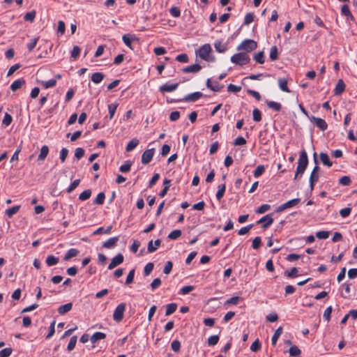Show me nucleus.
I'll return each instance as SVG.
<instances>
[{
  "label": "nucleus",
  "instance_id": "obj_54",
  "mask_svg": "<svg viewBox=\"0 0 357 357\" xmlns=\"http://www.w3.org/2000/svg\"><path fill=\"white\" fill-rule=\"evenodd\" d=\"M270 208L271 206L269 204H262L257 209L256 213L259 214H262L268 211Z\"/></svg>",
  "mask_w": 357,
  "mask_h": 357
},
{
  "label": "nucleus",
  "instance_id": "obj_63",
  "mask_svg": "<svg viewBox=\"0 0 357 357\" xmlns=\"http://www.w3.org/2000/svg\"><path fill=\"white\" fill-rule=\"evenodd\" d=\"M153 266H154V265L152 262L148 263L144 267V275H149L153 271Z\"/></svg>",
  "mask_w": 357,
  "mask_h": 357
},
{
  "label": "nucleus",
  "instance_id": "obj_61",
  "mask_svg": "<svg viewBox=\"0 0 357 357\" xmlns=\"http://www.w3.org/2000/svg\"><path fill=\"white\" fill-rule=\"evenodd\" d=\"M12 121H13L12 116L9 114L6 113L4 115L3 119L2 121V123L3 125L8 126L11 123Z\"/></svg>",
  "mask_w": 357,
  "mask_h": 357
},
{
  "label": "nucleus",
  "instance_id": "obj_37",
  "mask_svg": "<svg viewBox=\"0 0 357 357\" xmlns=\"http://www.w3.org/2000/svg\"><path fill=\"white\" fill-rule=\"evenodd\" d=\"M58 261L59 258L53 255H49L46 259V264L48 266H52L54 265H56L58 263Z\"/></svg>",
  "mask_w": 357,
  "mask_h": 357
},
{
  "label": "nucleus",
  "instance_id": "obj_43",
  "mask_svg": "<svg viewBox=\"0 0 357 357\" xmlns=\"http://www.w3.org/2000/svg\"><path fill=\"white\" fill-rule=\"evenodd\" d=\"M206 86L211 90H212L213 91H215V92L219 91L221 89V88H222L218 83L212 84L211 83V79H207Z\"/></svg>",
  "mask_w": 357,
  "mask_h": 357
},
{
  "label": "nucleus",
  "instance_id": "obj_21",
  "mask_svg": "<svg viewBox=\"0 0 357 357\" xmlns=\"http://www.w3.org/2000/svg\"><path fill=\"white\" fill-rule=\"evenodd\" d=\"M105 337V333L101 332H96L91 337L90 340L92 343H96L97 341L100 340H103Z\"/></svg>",
  "mask_w": 357,
  "mask_h": 357
},
{
  "label": "nucleus",
  "instance_id": "obj_57",
  "mask_svg": "<svg viewBox=\"0 0 357 357\" xmlns=\"http://www.w3.org/2000/svg\"><path fill=\"white\" fill-rule=\"evenodd\" d=\"M333 311V308L331 306L328 307L323 314L324 319H326L327 321H329L331 319V315Z\"/></svg>",
  "mask_w": 357,
  "mask_h": 357
},
{
  "label": "nucleus",
  "instance_id": "obj_64",
  "mask_svg": "<svg viewBox=\"0 0 357 357\" xmlns=\"http://www.w3.org/2000/svg\"><path fill=\"white\" fill-rule=\"evenodd\" d=\"M171 347L172 350L175 352H178L180 351L181 343L178 340H174L171 344Z\"/></svg>",
  "mask_w": 357,
  "mask_h": 357
},
{
  "label": "nucleus",
  "instance_id": "obj_58",
  "mask_svg": "<svg viewBox=\"0 0 357 357\" xmlns=\"http://www.w3.org/2000/svg\"><path fill=\"white\" fill-rule=\"evenodd\" d=\"M241 90V87L230 84L227 86V91L231 93H237L239 92Z\"/></svg>",
  "mask_w": 357,
  "mask_h": 357
},
{
  "label": "nucleus",
  "instance_id": "obj_38",
  "mask_svg": "<svg viewBox=\"0 0 357 357\" xmlns=\"http://www.w3.org/2000/svg\"><path fill=\"white\" fill-rule=\"evenodd\" d=\"M269 56L271 61H275L278 59V51L276 46L271 47Z\"/></svg>",
  "mask_w": 357,
  "mask_h": 357
},
{
  "label": "nucleus",
  "instance_id": "obj_49",
  "mask_svg": "<svg viewBox=\"0 0 357 357\" xmlns=\"http://www.w3.org/2000/svg\"><path fill=\"white\" fill-rule=\"evenodd\" d=\"M330 231H319L316 233V236L319 239H326L329 237Z\"/></svg>",
  "mask_w": 357,
  "mask_h": 357
},
{
  "label": "nucleus",
  "instance_id": "obj_8",
  "mask_svg": "<svg viewBox=\"0 0 357 357\" xmlns=\"http://www.w3.org/2000/svg\"><path fill=\"white\" fill-rule=\"evenodd\" d=\"M310 120L317 127H318L322 131H325L328 128L326 122L321 118H317L312 116L310 118Z\"/></svg>",
  "mask_w": 357,
  "mask_h": 357
},
{
  "label": "nucleus",
  "instance_id": "obj_23",
  "mask_svg": "<svg viewBox=\"0 0 357 357\" xmlns=\"http://www.w3.org/2000/svg\"><path fill=\"white\" fill-rule=\"evenodd\" d=\"M104 79V75L102 73H94L91 75V81L95 84L100 83Z\"/></svg>",
  "mask_w": 357,
  "mask_h": 357
},
{
  "label": "nucleus",
  "instance_id": "obj_40",
  "mask_svg": "<svg viewBox=\"0 0 357 357\" xmlns=\"http://www.w3.org/2000/svg\"><path fill=\"white\" fill-rule=\"evenodd\" d=\"M301 202V199L299 198H295V199H291L287 202L284 203L285 204V206H286V208H292L294 206H296V205H298Z\"/></svg>",
  "mask_w": 357,
  "mask_h": 357
},
{
  "label": "nucleus",
  "instance_id": "obj_9",
  "mask_svg": "<svg viewBox=\"0 0 357 357\" xmlns=\"http://www.w3.org/2000/svg\"><path fill=\"white\" fill-rule=\"evenodd\" d=\"M202 96H203L202 93H201L199 91H197V92H194V93L186 95L182 99V100H184L185 102H195L196 100H197ZM178 101H181V99L178 100Z\"/></svg>",
  "mask_w": 357,
  "mask_h": 357
},
{
  "label": "nucleus",
  "instance_id": "obj_50",
  "mask_svg": "<svg viewBox=\"0 0 357 357\" xmlns=\"http://www.w3.org/2000/svg\"><path fill=\"white\" fill-rule=\"evenodd\" d=\"M77 336H73L70 340V342L68 344V347H67V349L70 351L74 349L75 345H76V343H77Z\"/></svg>",
  "mask_w": 357,
  "mask_h": 357
},
{
  "label": "nucleus",
  "instance_id": "obj_48",
  "mask_svg": "<svg viewBox=\"0 0 357 357\" xmlns=\"http://www.w3.org/2000/svg\"><path fill=\"white\" fill-rule=\"evenodd\" d=\"M20 206H14L12 208L7 209L6 213L9 218H11L14 214L18 212Z\"/></svg>",
  "mask_w": 357,
  "mask_h": 357
},
{
  "label": "nucleus",
  "instance_id": "obj_17",
  "mask_svg": "<svg viewBox=\"0 0 357 357\" xmlns=\"http://www.w3.org/2000/svg\"><path fill=\"white\" fill-rule=\"evenodd\" d=\"M79 250L75 248L70 249L64 255L63 260L68 261L71 258L76 257L79 254Z\"/></svg>",
  "mask_w": 357,
  "mask_h": 357
},
{
  "label": "nucleus",
  "instance_id": "obj_20",
  "mask_svg": "<svg viewBox=\"0 0 357 357\" xmlns=\"http://www.w3.org/2000/svg\"><path fill=\"white\" fill-rule=\"evenodd\" d=\"M49 153V148L47 146L44 145L40 149V154L38 157V160L43 161L47 156Z\"/></svg>",
  "mask_w": 357,
  "mask_h": 357
},
{
  "label": "nucleus",
  "instance_id": "obj_10",
  "mask_svg": "<svg viewBox=\"0 0 357 357\" xmlns=\"http://www.w3.org/2000/svg\"><path fill=\"white\" fill-rule=\"evenodd\" d=\"M122 40L124 44L129 47L130 49H132V42L138 40V38L134 34H124L122 36Z\"/></svg>",
  "mask_w": 357,
  "mask_h": 357
},
{
  "label": "nucleus",
  "instance_id": "obj_30",
  "mask_svg": "<svg viewBox=\"0 0 357 357\" xmlns=\"http://www.w3.org/2000/svg\"><path fill=\"white\" fill-rule=\"evenodd\" d=\"M226 189L225 184H220L218 186V191L216 192V198L218 200H220L224 196L225 192Z\"/></svg>",
  "mask_w": 357,
  "mask_h": 357
},
{
  "label": "nucleus",
  "instance_id": "obj_32",
  "mask_svg": "<svg viewBox=\"0 0 357 357\" xmlns=\"http://www.w3.org/2000/svg\"><path fill=\"white\" fill-rule=\"evenodd\" d=\"M214 47L215 50L220 53L225 52L227 50L226 45L222 44L220 40L215 41L214 43Z\"/></svg>",
  "mask_w": 357,
  "mask_h": 357
},
{
  "label": "nucleus",
  "instance_id": "obj_14",
  "mask_svg": "<svg viewBox=\"0 0 357 357\" xmlns=\"http://www.w3.org/2000/svg\"><path fill=\"white\" fill-rule=\"evenodd\" d=\"M161 241L160 239H157L154 241V244L153 241H150L148 243L147 250L150 253L154 252L158 248L160 245Z\"/></svg>",
  "mask_w": 357,
  "mask_h": 357
},
{
  "label": "nucleus",
  "instance_id": "obj_28",
  "mask_svg": "<svg viewBox=\"0 0 357 357\" xmlns=\"http://www.w3.org/2000/svg\"><path fill=\"white\" fill-rule=\"evenodd\" d=\"M24 82L25 81L24 79H17L11 84L10 89L13 91H15L16 90L20 89Z\"/></svg>",
  "mask_w": 357,
  "mask_h": 357
},
{
  "label": "nucleus",
  "instance_id": "obj_24",
  "mask_svg": "<svg viewBox=\"0 0 357 357\" xmlns=\"http://www.w3.org/2000/svg\"><path fill=\"white\" fill-rule=\"evenodd\" d=\"M266 105L268 108L277 112L280 111L282 109V105L280 102H277L275 101H267Z\"/></svg>",
  "mask_w": 357,
  "mask_h": 357
},
{
  "label": "nucleus",
  "instance_id": "obj_11",
  "mask_svg": "<svg viewBox=\"0 0 357 357\" xmlns=\"http://www.w3.org/2000/svg\"><path fill=\"white\" fill-rule=\"evenodd\" d=\"M273 222V219L270 216V215H264L257 221V224L264 223L262 225V228L264 229H266L270 227Z\"/></svg>",
  "mask_w": 357,
  "mask_h": 357
},
{
  "label": "nucleus",
  "instance_id": "obj_26",
  "mask_svg": "<svg viewBox=\"0 0 357 357\" xmlns=\"http://www.w3.org/2000/svg\"><path fill=\"white\" fill-rule=\"evenodd\" d=\"M319 174L311 173L310 179H309L310 187L311 190H313L314 185H315L316 182H317V181L319 180Z\"/></svg>",
  "mask_w": 357,
  "mask_h": 357
},
{
  "label": "nucleus",
  "instance_id": "obj_45",
  "mask_svg": "<svg viewBox=\"0 0 357 357\" xmlns=\"http://www.w3.org/2000/svg\"><path fill=\"white\" fill-rule=\"evenodd\" d=\"M289 353L291 356H297L301 354V351L297 346L293 345L289 348Z\"/></svg>",
  "mask_w": 357,
  "mask_h": 357
},
{
  "label": "nucleus",
  "instance_id": "obj_3",
  "mask_svg": "<svg viewBox=\"0 0 357 357\" xmlns=\"http://www.w3.org/2000/svg\"><path fill=\"white\" fill-rule=\"evenodd\" d=\"M257 47V43L253 40L246 39L244 40L238 47L237 50H243L247 54L249 52L255 50Z\"/></svg>",
  "mask_w": 357,
  "mask_h": 357
},
{
  "label": "nucleus",
  "instance_id": "obj_1",
  "mask_svg": "<svg viewBox=\"0 0 357 357\" xmlns=\"http://www.w3.org/2000/svg\"><path fill=\"white\" fill-rule=\"evenodd\" d=\"M308 164V158L307 153L305 150H303L300 153L298 161V166L296 168V174L294 176V180H296L298 175H303L305 172L307 166Z\"/></svg>",
  "mask_w": 357,
  "mask_h": 357
},
{
  "label": "nucleus",
  "instance_id": "obj_53",
  "mask_svg": "<svg viewBox=\"0 0 357 357\" xmlns=\"http://www.w3.org/2000/svg\"><path fill=\"white\" fill-rule=\"evenodd\" d=\"M253 120L259 122L261 120V113L258 109H255L252 112Z\"/></svg>",
  "mask_w": 357,
  "mask_h": 357
},
{
  "label": "nucleus",
  "instance_id": "obj_33",
  "mask_svg": "<svg viewBox=\"0 0 357 357\" xmlns=\"http://www.w3.org/2000/svg\"><path fill=\"white\" fill-rule=\"evenodd\" d=\"M177 308V305L176 303H169L166 306V312L165 315L169 316L173 314Z\"/></svg>",
  "mask_w": 357,
  "mask_h": 357
},
{
  "label": "nucleus",
  "instance_id": "obj_15",
  "mask_svg": "<svg viewBox=\"0 0 357 357\" xmlns=\"http://www.w3.org/2000/svg\"><path fill=\"white\" fill-rule=\"evenodd\" d=\"M178 84H164L160 87V91L162 92H172L178 88Z\"/></svg>",
  "mask_w": 357,
  "mask_h": 357
},
{
  "label": "nucleus",
  "instance_id": "obj_56",
  "mask_svg": "<svg viewBox=\"0 0 357 357\" xmlns=\"http://www.w3.org/2000/svg\"><path fill=\"white\" fill-rule=\"evenodd\" d=\"M80 179H76L75 180L70 186L67 188V192L70 193L72 192L79 184Z\"/></svg>",
  "mask_w": 357,
  "mask_h": 357
},
{
  "label": "nucleus",
  "instance_id": "obj_5",
  "mask_svg": "<svg viewBox=\"0 0 357 357\" xmlns=\"http://www.w3.org/2000/svg\"><path fill=\"white\" fill-rule=\"evenodd\" d=\"M126 310V303H121L115 308L113 313V319L117 322L121 321L123 318L124 312Z\"/></svg>",
  "mask_w": 357,
  "mask_h": 357
},
{
  "label": "nucleus",
  "instance_id": "obj_60",
  "mask_svg": "<svg viewBox=\"0 0 357 357\" xmlns=\"http://www.w3.org/2000/svg\"><path fill=\"white\" fill-rule=\"evenodd\" d=\"M246 144V140L244 137L239 136L236 137L234 142V146H242Z\"/></svg>",
  "mask_w": 357,
  "mask_h": 357
},
{
  "label": "nucleus",
  "instance_id": "obj_62",
  "mask_svg": "<svg viewBox=\"0 0 357 357\" xmlns=\"http://www.w3.org/2000/svg\"><path fill=\"white\" fill-rule=\"evenodd\" d=\"M261 348V343L258 339H257L250 346V350L252 351H257Z\"/></svg>",
  "mask_w": 357,
  "mask_h": 357
},
{
  "label": "nucleus",
  "instance_id": "obj_35",
  "mask_svg": "<svg viewBox=\"0 0 357 357\" xmlns=\"http://www.w3.org/2000/svg\"><path fill=\"white\" fill-rule=\"evenodd\" d=\"M132 162L130 160H126L125 163L119 167V170L122 173L128 172L130 170Z\"/></svg>",
  "mask_w": 357,
  "mask_h": 357
},
{
  "label": "nucleus",
  "instance_id": "obj_52",
  "mask_svg": "<svg viewBox=\"0 0 357 357\" xmlns=\"http://www.w3.org/2000/svg\"><path fill=\"white\" fill-rule=\"evenodd\" d=\"M252 227H253V225L251 224V225H247L245 227L241 228L238 231V234L240 236H243V235L248 234L249 232V231L252 229Z\"/></svg>",
  "mask_w": 357,
  "mask_h": 357
},
{
  "label": "nucleus",
  "instance_id": "obj_47",
  "mask_svg": "<svg viewBox=\"0 0 357 357\" xmlns=\"http://www.w3.org/2000/svg\"><path fill=\"white\" fill-rule=\"evenodd\" d=\"M219 341V336L217 335H211L208 338L207 343L210 347L217 344Z\"/></svg>",
  "mask_w": 357,
  "mask_h": 357
},
{
  "label": "nucleus",
  "instance_id": "obj_12",
  "mask_svg": "<svg viewBox=\"0 0 357 357\" xmlns=\"http://www.w3.org/2000/svg\"><path fill=\"white\" fill-rule=\"evenodd\" d=\"M118 241L119 237L117 236L109 238L108 240L103 243L102 246L105 248L111 249L116 246Z\"/></svg>",
  "mask_w": 357,
  "mask_h": 357
},
{
  "label": "nucleus",
  "instance_id": "obj_18",
  "mask_svg": "<svg viewBox=\"0 0 357 357\" xmlns=\"http://www.w3.org/2000/svg\"><path fill=\"white\" fill-rule=\"evenodd\" d=\"M319 157H320V160H321V162L323 163V165L328 166V167L332 166L333 162L331 161L330 158L327 153H321L319 154Z\"/></svg>",
  "mask_w": 357,
  "mask_h": 357
},
{
  "label": "nucleus",
  "instance_id": "obj_4",
  "mask_svg": "<svg viewBox=\"0 0 357 357\" xmlns=\"http://www.w3.org/2000/svg\"><path fill=\"white\" fill-rule=\"evenodd\" d=\"M211 52V47L209 44H204L199 47V49L196 52L197 55H198L201 59L204 61H209V54Z\"/></svg>",
  "mask_w": 357,
  "mask_h": 357
},
{
  "label": "nucleus",
  "instance_id": "obj_31",
  "mask_svg": "<svg viewBox=\"0 0 357 357\" xmlns=\"http://www.w3.org/2000/svg\"><path fill=\"white\" fill-rule=\"evenodd\" d=\"M282 333V328L281 326H280L278 328L276 329V331H275V333L271 338V343L273 345H275V344H276L278 338L281 335Z\"/></svg>",
  "mask_w": 357,
  "mask_h": 357
},
{
  "label": "nucleus",
  "instance_id": "obj_16",
  "mask_svg": "<svg viewBox=\"0 0 357 357\" xmlns=\"http://www.w3.org/2000/svg\"><path fill=\"white\" fill-rule=\"evenodd\" d=\"M344 89H345L344 82H343L342 79H339L335 86V88L334 89V93L335 95H340L344 92Z\"/></svg>",
  "mask_w": 357,
  "mask_h": 357
},
{
  "label": "nucleus",
  "instance_id": "obj_59",
  "mask_svg": "<svg viewBox=\"0 0 357 357\" xmlns=\"http://www.w3.org/2000/svg\"><path fill=\"white\" fill-rule=\"evenodd\" d=\"M12 351L11 348H5L0 351V357H8L11 355Z\"/></svg>",
  "mask_w": 357,
  "mask_h": 357
},
{
  "label": "nucleus",
  "instance_id": "obj_19",
  "mask_svg": "<svg viewBox=\"0 0 357 357\" xmlns=\"http://www.w3.org/2000/svg\"><path fill=\"white\" fill-rule=\"evenodd\" d=\"M73 307V303H68L65 305H61L59 308H58V312L59 314H64L67 312H68L69 311L71 310Z\"/></svg>",
  "mask_w": 357,
  "mask_h": 357
},
{
  "label": "nucleus",
  "instance_id": "obj_6",
  "mask_svg": "<svg viewBox=\"0 0 357 357\" xmlns=\"http://www.w3.org/2000/svg\"><path fill=\"white\" fill-rule=\"evenodd\" d=\"M155 149L153 148L147 149L142 153V163L144 165L149 164L154 155Z\"/></svg>",
  "mask_w": 357,
  "mask_h": 357
},
{
  "label": "nucleus",
  "instance_id": "obj_2",
  "mask_svg": "<svg viewBox=\"0 0 357 357\" xmlns=\"http://www.w3.org/2000/svg\"><path fill=\"white\" fill-rule=\"evenodd\" d=\"M250 58L245 52H239L231 57V62L238 66H243L248 63Z\"/></svg>",
  "mask_w": 357,
  "mask_h": 357
},
{
  "label": "nucleus",
  "instance_id": "obj_27",
  "mask_svg": "<svg viewBox=\"0 0 357 357\" xmlns=\"http://www.w3.org/2000/svg\"><path fill=\"white\" fill-rule=\"evenodd\" d=\"M253 59L258 63L263 64L265 62L264 53L263 51L255 54Z\"/></svg>",
  "mask_w": 357,
  "mask_h": 357
},
{
  "label": "nucleus",
  "instance_id": "obj_29",
  "mask_svg": "<svg viewBox=\"0 0 357 357\" xmlns=\"http://www.w3.org/2000/svg\"><path fill=\"white\" fill-rule=\"evenodd\" d=\"M138 144H139V140L136 138L132 139L128 143V144L126 147V151H128V152L132 151Z\"/></svg>",
  "mask_w": 357,
  "mask_h": 357
},
{
  "label": "nucleus",
  "instance_id": "obj_34",
  "mask_svg": "<svg viewBox=\"0 0 357 357\" xmlns=\"http://www.w3.org/2000/svg\"><path fill=\"white\" fill-rule=\"evenodd\" d=\"M36 12L34 10H33L28 12L25 14V15L24 16V20L26 22H33V20L36 17Z\"/></svg>",
  "mask_w": 357,
  "mask_h": 357
},
{
  "label": "nucleus",
  "instance_id": "obj_51",
  "mask_svg": "<svg viewBox=\"0 0 357 357\" xmlns=\"http://www.w3.org/2000/svg\"><path fill=\"white\" fill-rule=\"evenodd\" d=\"M264 171H265V167L264 165L257 166L254 172V176L255 178H258L259 176L262 175V174L264 172Z\"/></svg>",
  "mask_w": 357,
  "mask_h": 357
},
{
  "label": "nucleus",
  "instance_id": "obj_25",
  "mask_svg": "<svg viewBox=\"0 0 357 357\" xmlns=\"http://www.w3.org/2000/svg\"><path fill=\"white\" fill-rule=\"evenodd\" d=\"M278 84L280 89L284 92H290V90L289 89L287 86V80L285 78H280L278 79Z\"/></svg>",
  "mask_w": 357,
  "mask_h": 357
},
{
  "label": "nucleus",
  "instance_id": "obj_36",
  "mask_svg": "<svg viewBox=\"0 0 357 357\" xmlns=\"http://www.w3.org/2000/svg\"><path fill=\"white\" fill-rule=\"evenodd\" d=\"M298 269L294 267L290 271H285L284 274L288 278H294L298 275Z\"/></svg>",
  "mask_w": 357,
  "mask_h": 357
},
{
  "label": "nucleus",
  "instance_id": "obj_55",
  "mask_svg": "<svg viewBox=\"0 0 357 357\" xmlns=\"http://www.w3.org/2000/svg\"><path fill=\"white\" fill-rule=\"evenodd\" d=\"M351 183V178L348 176H344L339 179V183L342 185H349Z\"/></svg>",
  "mask_w": 357,
  "mask_h": 357
},
{
  "label": "nucleus",
  "instance_id": "obj_46",
  "mask_svg": "<svg viewBox=\"0 0 357 357\" xmlns=\"http://www.w3.org/2000/svg\"><path fill=\"white\" fill-rule=\"evenodd\" d=\"M105 198V193L101 192L98 193L96 198L94 199L93 202L96 204L102 205L104 203Z\"/></svg>",
  "mask_w": 357,
  "mask_h": 357
},
{
  "label": "nucleus",
  "instance_id": "obj_39",
  "mask_svg": "<svg viewBox=\"0 0 357 357\" xmlns=\"http://www.w3.org/2000/svg\"><path fill=\"white\" fill-rule=\"evenodd\" d=\"M40 84L45 89H48L54 87L56 84V80L54 79H52L48 81H42Z\"/></svg>",
  "mask_w": 357,
  "mask_h": 357
},
{
  "label": "nucleus",
  "instance_id": "obj_22",
  "mask_svg": "<svg viewBox=\"0 0 357 357\" xmlns=\"http://www.w3.org/2000/svg\"><path fill=\"white\" fill-rule=\"evenodd\" d=\"M341 13L343 15L346 16L348 20H354V16L352 15L348 5H343L342 6Z\"/></svg>",
  "mask_w": 357,
  "mask_h": 357
},
{
  "label": "nucleus",
  "instance_id": "obj_41",
  "mask_svg": "<svg viewBox=\"0 0 357 357\" xmlns=\"http://www.w3.org/2000/svg\"><path fill=\"white\" fill-rule=\"evenodd\" d=\"M118 104L117 103H112V104H109L108 105V110H109V119H112L113 117H114V115L116 112V110L118 107Z\"/></svg>",
  "mask_w": 357,
  "mask_h": 357
},
{
  "label": "nucleus",
  "instance_id": "obj_13",
  "mask_svg": "<svg viewBox=\"0 0 357 357\" xmlns=\"http://www.w3.org/2000/svg\"><path fill=\"white\" fill-rule=\"evenodd\" d=\"M202 69V67L199 64H193L188 66L185 67L183 68V71L185 73H197Z\"/></svg>",
  "mask_w": 357,
  "mask_h": 357
},
{
  "label": "nucleus",
  "instance_id": "obj_44",
  "mask_svg": "<svg viewBox=\"0 0 357 357\" xmlns=\"http://www.w3.org/2000/svg\"><path fill=\"white\" fill-rule=\"evenodd\" d=\"M91 195V190L88 189L83 191L79 195V199L81 201H85L90 198Z\"/></svg>",
  "mask_w": 357,
  "mask_h": 357
},
{
  "label": "nucleus",
  "instance_id": "obj_7",
  "mask_svg": "<svg viewBox=\"0 0 357 357\" xmlns=\"http://www.w3.org/2000/svg\"><path fill=\"white\" fill-rule=\"evenodd\" d=\"M123 260H124L123 255L121 253H119L114 257L112 258L110 264L108 266V269L109 270L114 269L115 267L121 264L123 262Z\"/></svg>",
  "mask_w": 357,
  "mask_h": 357
},
{
  "label": "nucleus",
  "instance_id": "obj_42",
  "mask_svg": "<svg viewBox=\"0 0 357 357\" xmlns=\"http://www.w3.org/2000/svg\"><path fill=\"white\" fill-rule=\"evenodd\" d=\"M181 234H182L181 230L175 229L169 234L168 238L172 240H176L178 238H179L181 236Z\"/></svg>",
  "mask_w": 357,
  "mask_h": 357
}]
</instances>
